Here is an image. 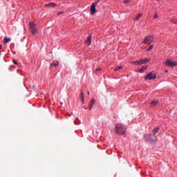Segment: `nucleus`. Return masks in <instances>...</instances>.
I'll return each instance as SVG.
<instances>
[{
	"label": "nucleus",
	"mask_w": 177,
	"mask_h": 177,
	"mask_svg": "<svg viewBox=\"0 0 177 177\" xmlns=\"http://www.w3.org/2000/svg\"><path fill=\"white\" fill-rule=\"evenodd\" d=\"M145 70H147V66H142L140 70V73H143V71H145Z\"/></svg>",
	"instance_id": "17"
},
{
	"label": "nucleus",
	"mask_w": 177,
	"mask_h": 177,
	"mask_svg": "<svg viewBox=\"0 0 177 177\" xmlns=\"http://www.w3.org/2000/svg\"><path fill=\"white\" fill-rule=\"evenodd\" d=\"M29 26L30 32H32V35H36V34L38 33V30L37 29V24L31 21L29 23Z\"/></svg>",
	"instance_id": "3"
},
{
	"label": "nucleus",
	"mask_w": 177,
	"mask_h": 177,
	"mask_svg": "<svg viewBox=\"0 0 177 177\" xmlns=\"http://www.w3.org/2000/svg\"><path fill=\"white\" fill-rule=\"evenodd\" d=\"M142 16H143V14H138L137 16H136V17L133 18V20L138 21V20L140 19V17H142Z\"/></svg>",
	"instance_id": "13"
},
{
	"label": "nucleus",
	"mask_w": 177,
	"mask_h": 177,
	"mask_svg": "<svg viewBox=\"0 0 177 177\" xmlns=\"http://www.w3.org/2000/svg\"><path fill=\"white\" fill-rule=\"evenodd\" d=\"M131 0H124L123 3H124V5H127V3H129V2H131Z\"/></svg>",
	"instance_id": "21"
},
{
	"label": "nucleus",
	"mask_w": 177,
	"mask_h": 177,
	"mask_svg": "<svg viewBox=\"0 0 177 177\" xmlns=\"http://www.w3.org/2000/svg\"><path fill=\"white\" fill-rule=\"evenodd\" d=\"M80 99L81 101L84 103V101L85 100V95L84 94V92L81 93Z\"/></svg>",
	"instance_id": "16"
},
{
	"label": "nucleus",
	"mask_w": 177,
	"mask_h": 177,
	"mask_svg": "<svg viewBox=\"0 0 177 177\" xmlns=\"http://www.w3.org/2000/svg\"><path fill=\"white\" fill-rule=\"evenodd\" d=\"M12 31L13 32H16V31L17 30V29L16 28H12Z\"/></svg>",
	"instance_id": "25"
},
{
	"label": "nucleus",
	"mask_w": 177,
	"mask_h": 177,
	"mask_svg": "<svg viewBox=\"0 0 177 177\" xmlns=\"http://www.w3.org/2000/svg\"><path fill=\"white\" fill-rule=\"evenodd\" d=\"M97 3H99V0L95 1L91 7V15H95V13H96V5H97Z\"/></svg>",
	"instance_id": "5"
},
{
	"label": "nucleus",
	"mask_w": 177,
	"mask_h": 177,
	"mask_svg": "<svg viewBox=\"0 0 177 177\" xmlns=\"http://www.w3.org/2000/svg\"><path fill=\"white\" fill-rule=\"evenodd\" d=\"M166 64L167 66H168L169 67H176L177 66V62L175 61H172L171 59H167L166 61Z\"/></svg>",
	"instance_id": "6"
},
{
	"label": "nucleus",
	"mask_w": 177,
	"mask_h": 177,
	"mask_svg": "<svg viewBox=\"0 0 177 177\" xmlns=\"http://www.w3.org/2000/svg\"><path fill=\"white\" fill-rule=\"evenodd\" d=\"M3 41L4 44H8V42H10L12 41V39L9 37H5Z\"/></svg>",
	"instance_id": "15"
},
{
	"label": "nucleus",
	"mask_w": 177,
	"mask_h": 177,
	"mask_svg": "<svg viewBox=\"0 0 177 177\" xmlns=\"http://www.w3.org/2000/svg\"><path fill=\"white\" fill-rule=\"evenodd\" d=\"M131 64H136V66H140V60L133 61L131 62Z\"/></svg>",
	"instance_id": "14"
},
{
	"label": "nucleus",
	"mask_w": 177,
	"mask_h": 177,
	"mask_svg": "<svg viewBox=\"0 0 177 177\" xmlns=\"http://www.w3.org/2000/svg\"><path fill=\"white\" fill-rule=\"evenodd\" d=\"M158 104V100H153L150 102V107H155Z\"/></svg>",
	"instance_id": "12"
},
{
	"label": "nucleus",
	"mask_w": 177,
	"mask_h": 177,
	"mask_svg": "<svg viewBox=\"0 0 177 177\" xmlns=\"http://www.w3.org/2000/svg\"><path fill=\"white\" fill-rule=\"evenodd\" d=\"M145 80H156L157 78V75L154 72H149L148 74L145 75Z\"/></svg>",
	"instance_id": "4"
},
{
	"label": "nucleus",
	"mask_w": 177,
	"mask_h": 177,
	"mask_svg": "<svg viewBox=\"0 0 177 177\" xmlns=\"http://www.w3.org/2000/svg\"><path fill=\"white\" fill-rule=\"evenodd\" d=\"M165 73H168V70H166V71H165Z\"/></svg>",
	"instance_id": "29"
},
{
	"label": "nucleus",
	"mask_w": 177,
	"mask_h": 177,
	"mask_svg": "<svg viewBox=\"0 0 177 177\" xmlns=\"http://www.w3.org/2000/svg\"><path fill=\"white\" fill-rule=\"evenodd\" d=\"M88 93V95H90L89 91H88V93Z\"/></svg>",
	"instance_id": "30"
},
{
	"label": "nucleus",
	"mask_w": 177,
	"mask_h": 177,
	"mask_svg": "<svg viewBox=\"0 0 177 177\" xmlns=\"http://www.w3.org/2000/svg\"><path fill=\"white\" fill-rule=\"evenodd\" d=\"M147 50L148 52H150V51L153 50V45L150 46L147 48Z\"/></svg>",
	"instance_id": "20"
},
{
	"label": "nucleus",
	"mask_w": 177,
	"mask_h": 177,
	"mask_svg": "<svg viewBox=\"0 0 177 177\" xmlns=\"http://www.w3.org/2000/svg\"><path fill=\"white\" fill-rule=\"evenodd\" d=\"M60 15H63V12H58V16H60Z\"/></svg>",
	"instance_id": "26"
},
{
	"label": "nucleus",
	"mask_w": 177,
	"mask_h": 177,
	"mask_svg": "<svg viewBox=\"0 0 177 177\" xmlns=\"http://www.w3.org/2000/svg\"><path fill=\"white\" fill-rule=\"evenodd\" d=\"M95 102H96V100H95V99H92L89 103L88 105V110L91 111V110H92V107H93V106L95 105Z\"/></svg>",
	"instance_id": "10"
},
{
	"label": "nucleus",
	"mask_w": 177,
	"mask_h": 177,
	"mask_svg": "<svg viewBox=\"0 0 177 177\" xmlns=\"http://www.w3.org/2000/svg\"><path fill=\"white\" fill-rule=\"evenodd\" d=\"M158 133V128L154 129L153 130V136L151 134H147L144 136L145 140L150 143L151 145H154L157 142V137L156 135Z\"/></svg>",
	"instance_id": "1"
},
{
	"label": "nucleus",
	"mask_w": 177,
	"mask_h": 177,
	"mask_svg": "<svg viewBox=\"0 0 177 177\" xmlns=\"http://www.w3.org/2000/svg\"><path fill=\"white\" fill-rule=\"evenodd\" d=\"M80 120L78 118H76L75 120V125H80Z\"/></svg>",
	"instance_id": "19"
},
{
	"label": "nucleus",
	"mask_w": 177,
	"mask_h": 177,
	"mask_svg": "<svg viewBox=\"0 0 177 177\" xmlns=\"http://www.w3.org/2000/svg\"><path fill=\"white\" fill-rule=\"evenodd\" d=\"M154 39V37L153 35L147 36L144 41H142V44H149V42H152V41Z\"/></svg>",
	"instance_id": "7"
},
{
	"label": "nucleus",
	"mask_w": 177,
	"mask_h": 177,
	"mask_svg": "<svg viewBox=\"0 0 177 177\" xmlns=\"http://www.w3.org/2000/svg\"><path fill=\"white\" fill-rule=\"evenodd\" d=\"M15 64H17V62L16 61H14Z\"/></svg>",
	"instance_id": "27"
},
{
	"label": "nucleus",
	"mask_w": 177,
	"mask_h": 177,
	"mask_svg": "<svg viewBox=\"0 0 177 177\" xmlns=\"http://www.w3.org/2000/svg\"><path fill=\"white\" fill-rule=\"evenodd\" d=\"M92 35H89L88 37H87V39L86 41V45H88V46H89V45H91V44H92Z\"/></svg>",
	"instance_id": "8"
},
{
	"label": "nucleus",
	"mask_w": 177,
	"mask_h": 177,
	"mask_svg": "<svg viewBox=\"0 0 177 177\" xmlns=\"http://www.w3.org/2000/svg\"><path fill=\"white\" fill-rule=\"evenodd\" d=\"M153 19H158V15L157 14H155L153 16Z\"/></svg>",
	"instance_id": "24"
},
{
	"label": "nucleus",
	"mask_w": 177,
	"mask_h": 177,
	"mask_svg": "<svg viewBox=\"0 0 177 177\" xmlns=\"http://www.w3.org/2000/svg\"><path fill=\"white\" fill-rule=\"evenodd\" d=\"M99 71H102V68H98L95 70V73H97Z\"/></svg>",
	"instance_id": "23"
},
{
	"label": "nucleus",
	"mask_w": 177,
	"mask_h": 177,
	"mask_svg": "<svg viewBox=\"0 0 177 177\" xmlns=\"http://www.w3.org/2000/svg\"><path fill=\"white\" fill-rule=\"evenodd\" d=\"M46 6H51L53 8H55V6H56V4L53 3H50L46 4Z\"/></svg>",
	"instance_id": "18"
},
{
	"label": "nucleus",
	"mask_w": 177,
	"mask_h": 177,
	"mask_svg": "<svg viewBox=\"0 0 177 177\" xmlns=\"http://www.w3.org/2000/svg\"><path fill=\"white\" fill-rule=\"evenodd\" d=\"M115 132L117 135H125L127 133V127L122 124L118 123L115 126Z\"/></svg>",
	"instance_id": "2"
},
{
	"label": "nucleus",
	"mask_w": 177,
	"mask_h": 177,
	"mask_svg": "<svg viewBox=\"0 0 177 177\" xmlns=\"http://www.w3.org/2000/svg\"><path fill=\"white\" fill-rule=\"evenodd\" d=\"M1 48H2V45L0 44V49H1Z\"/></svg>",
	"instance_id": "28"
},
{
	"label": "nucleus",
	"mask_w": 177,
	"mask_h": 177,
	"mask_svg": "<svg viewBox=\"0 0 177 177\" xmlns=\"http://www.w3.org/2000/svg\"><path fill=\"white\" fill-rule=\"evenodd\" d=\"M121 68H122V67H121V66H117V67L115 68V71H118L119 70H121Z\"/></svg>",
	"instance_id": "22"
},
{
	"label": "nucleus",
	"mask_w": 177,
	"mask_h": 177,
	"mask_svg": "<svg viewBox=\"0 0 177 177\" xmlns=\"http://www.w3.org/2000/svg\"><path fill=\"white\" fill-rule=\"evenodd\" d=\"M53 67H59V61L55 60L50 64V68H52Z\"/></svg>",
	"instance_id": "11"
},
{
	"label": "nucleus",
	"mask_w": 177,
	"mask_h": 177,
	"mask_svg": "<svg viewBox=\"0 0 177 177\" xmlns=\"http://www.w3.org/2000/svg\"><path fill=\"white\" fill-rule=\"evenodd\" d=\"M149 62H150V59H140V66H142V64H146V63H149Z\"/></svg>",
	"instance_id": "9"
}]
</instances>
